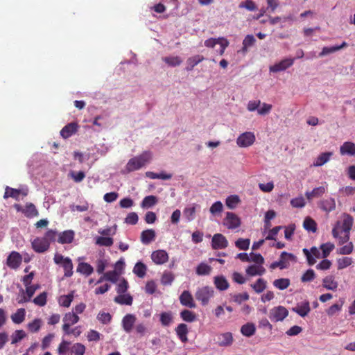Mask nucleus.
Wrapping results in <instances>:
<instances>
[{
	"mask_svg": "<svg viewBox=\"0 0 355 355\" xmlns=\"http://www.w3.org/2000/svg\"><path fill=\"white\" fill-rule=\"evenodd\" d=\"M76 271L77 272L88 277L93 273L94 268L88 263L80 262L77 266Z\"/></svg>",
	"mask_w": 355,
	"mask_h": 355,
	"instance_id": "a878e982",
	"label": "nucleus"
},
{
	"mask_svg": "<svg viewBox=\"0 0 355 355\" xmlns=\"http://www.w3.org/2000/svg\"><path fill=\"white\" fill-rule=\"evenodd\" d=\"M42 324V321L40 318L34 319L31 322L27 324L28 329L31 333H36L40 331Z\"/></svg>",
	"mask_w": 355,
	"mask_h": 355,
	"instance_id": "a18cd8bd",
	"label": "nucleus"
},
{
	"mask_svg": "<svg viewBox=\"0 0 355 355\" xmlns=\"http://www.w3.org/2000/svg\"><path fill=\"white\" fill-rule=\"evenodd\" d=\"M71 343L67 340H62L58 347V352L60 355H65L67 352H70V345Z\"/></svg>",
	"mask_w": 355,
	"mask_h": 355,
	"instance_id": "0e129e2a",
	"label": "nucleus"
},
{
	"mask_svg": "<svg viewBox=\"0 0 355 355\" xmlns=\"http://www.w3.org/2000/svg\"><path fill=\"white\" fill-rule=\"evenodd\" d=\"M198 205L193 204L191 206L187 207L183 210L184 216L187 218V220L191 221L195 218L196 209V207Z\"/></svg>",
	"mask_w": 355,
	"mask_h": 355,
	"instance_id": "58836bf2",
	"label": "nucleus"
},
{
	"mask_svg": "<svg viewBox=\"0 0 355 355\" xmlns=\"http://www.w3.org/2000/svg\"><path fill=\"white\" fill-rule=\"evenodd\" d=\"M255 141L253 133L246 132L241 134L236 139V144L240 147H248L251 146Z\"/></svg>",
	"mask_w": 355,
	"mask_h": 355,
	"instance_id": "1a4fd4ad",
	"label": "nucleus"
},
{
	"mask_svg": "<svg viewBox=\"0 0 355 355\" xmlns=\"http://www.w3.org/2000/svg\"><path fill=\"white\" fill-rule=\"evenodd\" d=\"M22 262V257L21 255L16 251H12L8 256L6 259L7 266L14 270H17Z\"/></svg>",
	"mask_w": 355,
	"mask_h": 355,
	"instance_id": "423d86ee",
	"label": "nucleus"
},
{
	"mask_svg": "<svg viewBox=\"0 0 355 355\" xmlns=\"http://www.w3.org/2000/svg\"><path fill=\"white\" fill-rule=\"evenodd\" d=\"M162 60L165 63L171 67L179 66L182 62V59L178 56L164 57Z\"/></svg>",
	"mask_w": 355,
	"mask_h": 355,
	"instance_id": "de8ad7c7",
	"label": "nucleus"
},
{
	"mask_svg": "<svg viewBox=\"0 0 355 355\" xmlns=\"http://www.w3.org/2000/svg\"><path fill=\"white\" fill-rule=\"evenodd\" d=\"M256 42V39L252 35H247L243 40L242 51L245 53L248 48L252 46Z\"/></svg>",
	"mask_w": 355,
	"mask_h": 355,
	"instance_id": "79ce46f5",
	"label": "nucleus"
},
{
	"mask_svg": "<svg viewBox=\"0 0 355 355\" xmlns=\"http://www.w3.org/2000/svg\"><path fill=\"white\" fill-rule=\"evenodd\" d=\"M250 244V240L249 239H239L235 242V245L239 250H246L249 248Z\"/></svg>",
	"mask_w": 355,
	"mask_h": 355,
	"instance_id": "bf43d9fd",
	"label": "nucleus"
},
{
	"mask_svg": "<svg viewBox=\"0 0 355 355\" xmlns=\"http://www.w3.org/2000/svg\"><path fill=\"white\" fill-rule=\"evenodd\" d=\"M214 284L216 288L221 291L227 290L230 286L227 279L223 275L216 276L214 279Z\"/></svg>",
	"mask_w": 355,
	"mask_h": 355,
	"instance_id": "5701e85b",
	"label": "nucleus"
},
{
	"mask_svg": "<svg viewBox=\"0 0 355 355\" xmlns=\"http://www.w3.org/2000/svg\"><path fill=\"white\" fill-rule=\"evenodd\" d=\"M266 269L262 266L251 265L246 269V273L250 276L262 275Z\"/></svg>",
	"mask_w": 355,
	"mask_h": 355,
	"instance_id": "c756f323",
	"label": "nucleus"
},
{
	"mask_svg": "<svg viewBox=\"0 0 355 355\" xmlns=\"http://www.w3.org/2000/svg\"><path fill=\"white\" fill-rule=\"evenodd\" d=\"M353 224V217L348 214H343L342 224L340 225L339 230L341 229L344 233H350Z\"/></svg>",
	"mask_w": 355,
	"mask_h": 355,
	"instance_id": "2eb2a0df",
	"label": "nucleus"
},
{
	"mask_svg": "<svg viewBox=\"0 0 355 355\" xmlns=\"http://www.w3.org/2000/svg\"><path fill=\"white\" fill-rule=\"evenodd\" d=\"M20 193H21L20 190L7 187L6 188L3 198H8L10 197V198L17 200L19 198Z\"/></svg>",
	"mask_w": 355,
	"mask_h": 355,
	"instance_id": "864d4df0",
	"label": "nucleus"
},
{
	"mask_svg": "<svg viewBox=\"0 0 355 355\" xmlns=\"http://www.w3.org/2000/svg\"><path fill=\"white\" fill-rule=\"evenodd\" d=\"M326 191L324 187H318L314 188L311 191H306L305 193L306 198L309 200H312L313 198L321 197Z\"/></svg>",
	"mask_w": 355,
	"mask_h": 355,
	"instance_id": "393cba45",
	"label": "nucleus"
},
{
	"mask_svg": "<svg viewBox=\"0 0 355 355\" xmlns=\"http://www.w3.org/2000/svg\"><path fill=\"white\" fill-rule=\"evenodd\" d=\"M232 342V334L230 332L221 334L217 337V343L219 346H229Z\"/></svg>",
	"mask_w": 355,
	"mask_h": 355,
	"instance_id": "b1692460",
	"label": "nucleus"
},
{
	"mask_svg": "<svg viewBox=\"0 0 355 355\" xmlns=\"http://www.w3.org/2000/svg\"><path fill=\"white\" fill-rule=\"evenodd\" d=\"M85 349L84 345L76 343L70 347V352L68 355H84Z\"/></svg>",
	"mask_w": 355,
	"mask_h": 355,
	"instance_id": "4c0bfd02",
	"label": "nucleus"
},
{
	"mask_svg": "<svg viewBox=\"0 0 355 355\" xmlns=\"http://www.w3.org/2000/svg\"><path fill=\"white\" fill-rule=\"evenodd\" d=\"M303 227L309 232H315L317 230V224L315 221L309 216L305 218L303 223Z\"/></svg>",
	"mask_w": 355,
	"mask_h": 355,
	"instance_id": "37998d69",
	"label": "nucleus"
},
{
	"mask_svg": "<svg viewBox=\"0 0 355 355\" xmlns=\"http://www.w3.org/2000/svg\"><path fill=\"white\" fill-rule=\"evenodd\" d=\"M26 316V311L23 308H20L11 315L12 321L15 324H21L24 322Z\"/></svg>",
	"mask_w": 355,
	"mask_h": 355,
	"instance_id": "473e14b6",
	"label": "nucleus"
},
{
	"mask_svg": "<svg viewBox=\"0 0 355 355\" xmlns=\"http://www.w3.org/2000/svg\"><path fill=\"white\" fill-rule=\"evenodd\" d=\"M47 294L43 292L33 299V302L37 306H44L46 304Z\"/></svg>",
	"mask_w": 355,
	"mask_h": 355,
	"instance_id": "69168bd1",
	"label": "nucleus"
},
{
	"mask_svg": "<svg viewBox=\"0 0 355 355\" xmlns=\"http://www.w3.org/2000/svg\"><path fill=\"white\" fill-rule=\"evenodd\" d=\"M136 322V317L132 314H127L122 319V326L126 333H130Z\"/></svg>",
	"mask_w": 355,
	"mask_h": 355,
	"instance_id": "dca6fc26",
	"label": "nucleus"
},
{
	"mask_svg": "<svg viewBox=\"0 0 355 355\" xmlns=\"http://www.w3.org/2000/svg\"><path fill=\"white\" fill-rule=\"evenodd\" d=\"M346 46H347V44L345 42H343L341 45H338V46H330V47L325 46L322 49V51L319 53V56L323 57L326 55L334 53L337 51H339Z\"/></svg>",
	"mask_w": 355,
	"mask_h": 355,
	"instance_id": "7c9ffc66",
	"label": "nucleus"
},
{
	"mask_svg": "<svg viewBox=\"0 0 355 355\" xmlns=\"http://www.w3.org/2000/svg\"><path fill=\"white\" fill-rule=\"evenodd\" d=\"M78 127L76 122L69 123L60 130V135L64 139H68L78 131Z\"/></svg>",
	"mask_w": 355,
	"mask_h": 355,
	"instance_id": "ddd939ff",
	"label": "nucleus"
},
{
	"mask_svg": "<svg viewBox=\"0 0 355 355\" xmlns=\"http://www.w3.org/2000/svg\"><path fill=\"white\" fill-rule=\"evenodd\" d=\"M294 59L293 58H286L282 60L278 63L275 64L274 65L270 67V71L271 72H279L282 71H284L288 67H291L293 64Z\"/></svg>",
	"mask_w": 355,
	"mask_h": 355,
	"instance_id": "9b49d317",
	"label": "nucleus"
},
{
	"mask_svg": "<svg viewBox=\"0 0 355 355\" xmlns=\"http://www.w3.org/2000/svg\"><path fill=\"white\" fill-rule=\"evenodd\" d=\"M286 257H288L291 260L295 259V256L293 254L286 252H282L280 256V259L278 261L279 263H281L279 266L281 269L288 267V263L286 261H284V259H286Z\"/></svg>",
	"mask_w": 355,
	"mask_h": 355,
	"instance_id": "4d7b16f0",
	"label": "nucleus"
},
{
	"mask_svg": "<svg viewBox=\"0 0 355 355\" xmlns=\"http://www.w3.org/2000/svg\"><path fill=\"white\" fill-rule=\"evenodd\" d=\"M273 285L279 290H284L290 286V280L287 278L277 279L273 282Z\"/></svg>",
	"mask_w": 355,
	"mask_h": 355,
	"instance_id": "3c124183",
	"label": "nucleus"
},
{
	"mask_svg": "<svg viewBox=\"0 0 355 355\" xmlns=\"http://www.w3.org/2000/svg\"><path fill=\"white\" fill-rule=\"evenodd\" d=\"M354 250V245L352 242H349L346 245L340 248L338 250V253L343 255L350 254Z\"/></svg>",
	"mask_w": 355,
	"mask_h": 355,
	"instance_id": "e2e57ef3",
	"label": "nucleus"
},
{
	"mask_svg": "<svg viewBox=\"0 0 355 355\" xmlns=\"http://www.w3.org/2000/svg\"><path fill=\"white\" fill-rule=\"evenodd\" d=\"M353 263L352 259L351 257H344L342 258H339L337 259V263H338V269L342 270L344 269L350 265H352Z\"/></svg>",
	"mask_w": 355,
	"mask_h": 355,
	"instance_id": "603ef678",
	"label": "nucleus"
},
{
	"mask_svg": "<svg viewBox=\"0 0 355 355\" xmlns=\"http://www.w3.org/2000/svg\"><path fill=\"white\" fill-rule=\"evenodd\" d=\"M292 311L297 313L302 318L306 316L311 311L310 304L309 301H304L297 304L296 306L292 308Z\"/></svg>",
	"mask_w": 355,
	"mask_h": 355,
	"instance_id": "4468645a",
	"label": "nucleus"
},
{
	"mask_svg": "<svg viewBox=\"0 0 355 355\" xmlns=\"http://www.w3.org/2000/svg\"><path fill=\"white\" fill-rule=\"evenodd\" d=\"M155 232L152 230H144L141 234V241L144 244H149L155 239Z\"/></svg>",
	"mask_w": 355,
	"mask_h": 355,
	"instance_id": "bb28decb",
	"label": "nucleus"
},
{
	"mask_svg": "<svg viewBox=\"0 0 355 355\" xmlns=\"http://www.w3.org/2000/svg\"><path fill=\"white\" fill-rule=\"evenodd\" d=\"M205 58L202 55H196L193 57H190L187 60V71H191L196 65L204 60Z\"/></svg>",
	"mask_w": 355,
	"mask_h": 355,
	"instance_id": "cd10ccee",
	"label": "nucleus"
},
{
	"mask_svg": "<svg viewBox=\"0 0 355 355\" xmlns=\"http://www.w3.org/2000/svg\"><path fill=\"white\" fill-rule=\"evenodd\" d=\"M173 321L171 312H163L160 314V322L164 327H168Z\"/></svg>",
	"mask_w": 355,
	"mask_h": 355,
	"instance_id": "5fc2aeb1",
	"label": "nucleus"
},
{
	"mask_svg": "<svg viewBox=\"0 0 355 355\" xmlns=\"http://www.w3.org/2000/svg\"><path fill=\"white\" fill-rule=\"evenodd\" d=\"M151 157V153L149 151H144L139 155L130 159L125 165V171L130 173L139 170L150 162Z\"/></svg>",
	"mask_w": 355,
	"mask_h": 355,
	"instance_id": "f257e3e1",
	"label": "nucleus"
},
{
	"mask_svg": "<svg viewBox=\"0 0 355 355\" xmlns=\"http://www.w3.org/2000/svg\"><path fill=\"white\" fill-rule=\"evenodd\" d=\"M32 248L35 252L43 253L47 251L50 245L42 237H37L31 242Z\"/></svg>",
	"mask_w": 355,
	"mask_h": 355,
	"instance_id": "6e6552de",
	"label": "nucleus"
},
{
	"mask_svg": "<svg viewBox=\"0 0 355 355\" xmlns=\"http://www.w3.org/2000/svg\"><path fill=\"white\" fill-rule=\"evenodd\" d=\"M340 222L338 221L332 230V235L334 238L338 239V244L343 245L349 243L350 233H345L343 236H339Z\"/></svg>",
	"mask_w": 355,
	"mask_h": 355,
	"instance_id": "a211bd4d",
	"label": "nucleus"
},
{
	"mask_svg": "<svg viewBox=\"0 0 355 355\" xmlns=\"http://www.w3.org/2000/svg\"><path fill=\"white\" fill-rule=\"evenodd\" d=\"M62 267L64 271V277H70L73 275V263L70 258L65 257L64 262L62 263Z\"/></svg>",
	"mask_w": 355,
	"mask_h": 355,
	"instance_id": "e433bc0d",
	"label": "nucleus"
},
{
	"mask_svg": "<svg viewBox=\"0 0 355 355\" xmlns=\"http://www.w3.org/2000/svg\"><path fill=\"white\" fill-rule=\"evenodd\" d=\"M315 277V272L313 269L307 270L302 276V282H309L313 281Z\"/></svg>",
	"mask_w": 355,
	"mask_h": 355,
	"instance_id": "774afa93",
	"label": "nucleus"
},
{
	"mask_svg": "<svg viewBox=\"0 0 355 355\" xmlns=\"http://www.w3.org/2000/svg\"><path fill=\"white\" fill-rule=\"evenodd\" d=\"M251 286L256 293H260L266 289V282L263 279L259 278L254 284H251Z\"/></svg>",
	"mask_w": 355,
	"mask_h": 355,
	"instance_id": "09e8293b",
	"label": "nucleus"
},
{
	"mask_svg": "<svg viewBox=\"0 0 355 355\" xmlns=\"http://www.w3.org/2000/svg\"><path fill=\"white\" fill-rule=\"evenodd\" d=\"M223 225L230 230H234L241 225L239 217L233 212H227L223 221Z\"/></svg>",
	"mask_w": 355,
	"mask_h": 355,
	"instance_id": "39448f33",
	"label": "nucleus"
},
{
	"mask_svg": "<svg viewBox=\"0 0 355 355\" xmlns=\"http://www.w3.org/2000/svg\"><path fill=\"white\" fill-rule=\"evenodd\" d=\"M73 300V292L68 295H61L58 299V304L63 307H69Z\"/></svg>",
	"mask_w": 355,
	"mask_h": 355,
	"instance_id": "c9c22d12",
	"label": "nucleus"
},
{
	"mask_svg": "<svg viewBox=\"0 0 355 355\" xmlns=\"http://www.w3.org/2000/svg\"><path fill=\"white\" fill-rule=\"evenodd\" d=\"M288 315V310L283 306H277L270 311L269 318L273 322L282 321Z\"/></svg>",
	"mask_w": 355,
	"mask_h": 355,
	"instance_id": "20e7f679",
	"label": "nucleus"
},
{
	"mask_svg": "<svg viewBox=\"0 0 355 355\" xmlns=\"http://www.w3.org/2000/svg\"><path fill=\"white\" fill-rule=\"evenodd\" d=\"M74 239V232L72 230H66L58 234V242L61 244H69L72 243Z\"/></svg>",
	"mask_w": 355,
	"mask_h": 355,
	"instance_id": "f3484780",
	"label": "nucleus"
},
{
	"mask_svg": "<svg viewBox=\"0 0 355 355\" xmlns=\"http://www.w3.org/2000/svg\"><path fill=\"white\" fill-rule=\"evenodd\" d=\"M114 301L119 304L132 305L133 299L130 294H119L114 299Z\"/></svg>",
	"mask_w": 355,
	"mask_h": 355,
	"instance_id": "c85d7f7f",
	"label": "nucleus"
},
{
	"mask_svg": "<svg viewBox=\"0 0 355 355\" xmlns=\"http://www.w3.org/2000/svg\"><path fill=\"white\" fill-rule=\"evenodd\" d=\"M256 328L253 323H247L241 327V334L247 337L253 336L255 333Z\"/></svg>",
	"mask_w": 355,
	"mask_h": 355,
	"instance_id": "a19ab883",
	"label": "nucleus"
},
{
	"mask_svg": "<svg viewBox=\"0 0 355 355\" xmlns=\"http://www.w3.org/2000/svg\"><path fill=\"white\" fill-rule=\"evenodd\" d=\"M26 336L24 330H16L12 335V344H15Z\"/></svg>",
	"mask_w": 355,
	"mask_h": 355,
	"instance_id": "680f3d73",
	"label": "nucleus"
},
{
	"mask_svg": "<svg viewBox=\"0 0 355 355\" xmlns=\"http://www.w3.org/2000/svg\"><path fill=\"white\" fill-rule=\"evenodd\" d=\"M180 318L185 322H193L196 320V315L191 311L184 309L180 313Z\"/></svg>",
	"mask_w": 355,
	"mask_h": 355,
	"instance_id": "ea45409f",
	"label": "nucleus"
},
{
	"mask_svg": "<svg viewBox=\"0 0 355 355\" xmlns=\"http://www.w3.org/2000/svg\"><path fill=\"white\" fill-rule=\"evenodd\" d=\"M228 246V241L222 234H215L211 239V247L214 250L225 249Z\"/></svg>",
	"mask_w": 355,
	"mask_h": 355,
	"instance_id": "0eeeda50",
	"label": "nucleus"
},
{
	"mask_svg": "<svg viewBox=\"0 0 355 355\" xmlns=\"http://www.w3.org/2000/svg\"><path fill=\"white\" fill-rule=\"evenodd\" d=\"M333 155L332 152H325L321 153L316 159L315 162L313 163L315 166H321L326 164Z\"/></svg>",
	"mask_w": 355,
	"mask_h": 355,
	"instance_id": "2f4dec72",
	"label": "nucleus"
},
{
	"mask_svg": "<svg viewBox=\"0 0 355 355\" xmlns=\"http://www.w3.org/2000/svg\"><path fill=\"white\" fill-rule=\"evenodd\" d=\"M180 304L190 309L196 307L193 297L189 291H184L179 297Z\"/></svg>",
	"mask_w": 355,
	"mask_h": 355,
	"instance_id": "9d476101",
	"label": "nucleus"
},
{
	"mask_svg": "<svg viewBox=\"0 0 355 355\" xmlns=\"http://www.w3.org/2000/svg\"><path fill=\"white\" fill-rule=\"evenodd\" d=\"M214 295V290L211 287L204 286L197 290L195 296L197 300L201 302L202 305H207L210 298Z\"/></svg>",
	"mask_w": 355,
	"mask_h": 355,
	"instance_id": "7ed1b4c3",
	"label": "nucleus"
},
{
	"mask_svg": "<svg viewBox=\"0 0 355 355\" xmlns=\"http://www.w3.org/2000/svg\"><path fill=\"white\" fill-rule=\"evenodd\" d=\"M151 259L155 264L161 265L168 261V254L165 250H158L152 253Z\"/></svg>",
	"mask_w": 355,
	"mask_h": 355,
	"instance_id": "f8f14e48",
	"label": "nucleus"
},
{
	"mask_svg": "<svg viewBox=\"0 0 355 355\" xmlns=\"http://www.w3.org/2000/svg\"><path fill=\"white\" fill-rule=\"evenodd\" d=\"M22 211L28 218H33L39 214L38 211L33 203H27Z\"/></svg>",
	"mask_w": 355,
	"mask_h": 355,
	"instance_id": "f704fd0d",
	"label": "nucleus"
},
{
	"mask_svg": "<svg viewBox=\"0 0 355 355\" xmlns=\"http://www.w3.org/2000/svg\"><path fill=\"white\" fill-rule=\"evenodd\" d=\"M146 266L140 261L137 262L133 268V272L139 278L144 277L146 274Z\"/></svg>",
	"mask_w": 355,
	"mask_h": 355,
	"instance_id": "72a5a7b5",
	"label": "nucleus"
},
{
	"mask_svg": "<svg viewBox=\"0 0 355 355\" xmlns=\"http://www.w3.org/2000/svg\"><path fill=\"white\" fill-rule=\"evenodd\" d=\"M322 286L327 290L336 291L338 284L333 275H328L322 279Z\"/></svg>",
	"mask_w": 355,
	"mask_h": 355,
	"instance_id": "4be33fe9",
	"label": "nucleus"
},
{
	"mask_svg": "<svg viewBox=\"0 0 355 355\" xmlns=\"http://www.w3.org/2000/svg\"><path fill=\"white\" fill-rule=\"evenodd\" d=\"M58 236L57 231L53 230H49L46 232L44 236L42 237L49 244L55 241Z\"/></svg>",
	"mask_w": 355,
	"mask_h": 355,
	"instance_id": "13d9d810",
	"label": "nucleus"
},
{
	"mask_svg": "<svg viewBox=\"0 0 355 355\" xmlns=\"http://www.w3.org/2000/svg\"><path fill=\"white\" fill-rule=\"evenodd\" d=\"M69 175L73 179V180L75 182H80L85 178V173L81 171H80L78 172H76L74 171H71L69 173Z\"/></svg>",
	"mask_w": 355,
	"mask_h": 355,
	"instance_id": "052dcab7",
	"label": "nucleus"
},
{
	"mask_svg": "<svg viewBox=\"0 0 355 355\" xmlns=\"http://www.w3.org/2000/svg\"><path fill=\"white\" fill-rule=\"evenodd\" d=\"M175 333L179 339L182 343H186L188 340L187 334L189 333L188 327L184 323L179 324L175 329Z\"/></svg>",
	"mask_w": 355,
	"mask_h": 355,
	"instance_id": "6ab92c4d",
	"label": "nucleus"
},
{
	"mask_svg": "<svg viewBox=\"0 0 355 355\" xmlns=\"http://www.w3.org/2000/svg\"><path fill=\"white\" fill-rule=\"evenodd\" d=\"M239 201V198L237 196H230L226 199V205L230 209H234Z\"/></svg>",
	"mask_w": 355,
	"mask_h": 355,
	"instance_id": "338daca9",
	"label": "nucleus"
},
{
	"mask_svg": "<svg viewBox=\"0 0 355 355\" xmlns=\"http://www.w3.org/2000/svg\"><path fill=\"white\" fill-rule=\"evenodd\" d=\"M340 153L342 155H355V144L351 141H345L340 147Z\"/></svg>",
	"mask_w": 355,
	"mask_h": 355,
	"instance_id": "aec40b11",
	"label": "nucleus"
},
{
	"mask_svg": "<svg viewBox=\"0 0 355 355\" xmlns=\"http://www.w3.org/2000/svg\"><path fill=\"white\" fill-rule=\"evenodd\" d=\"M157 198L155 196H148L145 197L141 202V207L143 208H150L156 205Z\"/></svg>",
	"mask_w": 355,
	"mask_h": 355,
	"instance_id": "49530a36",
	"label": "nucleus"
},
{
	"mask_svg": "<svg viewBox=\"0 0 355 355\" xmlns=\"http://www.w3.org/2000/svg\"><path fill=\"white\" fill-rule=\"evenodd\" d=\"M174 279L175 276L171 272L164 271L161 277V283L164 286L171 285Z\"/></svg>",
	"mask_w": 355,
	"mask_h": 355,
	"instance_id": "8fccbe9b",
	"label": "nucleus"
},
{
	"mask_svg": "<svg viewBox=\"0 0 355 355\" xmlns=\"http://www.w3.org/2000/svg\"><path fill=\"white\" fill-rule=\"evenodd\" d=\"M62 320L64 322L62 325V330L64 331V334L67 335L75 334V329H70V327L76 324L79 321V316L77 315L76 313L68 312L65 313Z\"/></svg>",
	"mask_w": 355,
	"mask_h": 355,
	"instance_id": "f03ea898",
	"label": "nucleus"
},
{
	"mask_svg": "<svg viewBox=\"0 0 355 355\" xmlns=\"http://www.w3.org/2000/svg\"><path fill=\"white\" fill-rule=\"evenodd\" d=\"M95 243L100 246L110 247L113 245V239L110 237L98 236Z\"/></svg>",
	"mask_w": 355,
	"mask_h": 355,
	"instance_id": "6e6d98bb",
	"label": "nucleus"
},
{
	"mask_svg": "<svg viewBox=\"0 0 355 355\" xmlns=\"http://www.w3.org/2000/svg\"><path fill=\"white\" fill-rule=\"evenodd\" d=\"M319 207L327 213L331 212L336 209L335 200L332 198H329L321 200L319 203Z\"/></svg>",
	"mask_w": 355,
	"mask_h": 355,
	"instance_id": "412c9836",
	"label": "nucleus"
},
{
	"mask_svg": "<svg viewBox=\"0 0 355 355\" xmlns=\"http://www.w3.org/2000/svg\"><path fill=\"white\" fill-rule=\"evenodd\" d=\"M211 271V267L205 263H200L196 270L198 275H208Z\"/></svg>",
	"mask_w": 355,
	"mask_h": 355,
	"instance_id": "c03bdc74",
	"label": "nucleus"
}]
</instances>
